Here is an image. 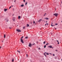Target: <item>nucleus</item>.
I'll return each instance as SVG.
<instances>
[{
    "label": "nucleus",
    "mask_w": 62,
    "mask_h": 62,
    "mask_svg": "<svg viewBox=\"0 0 62 62\" xmlns=\"http://www.w3.org/2000/svg\"><path fill=\"white\" fill-rule=\"evenodd\" d=\"M46 54H47V55H49V53H46V52H45V53H44V55H45V56H46Z\"/></svg>",
    "instance_id": "nucleus-1"
},
{
    "label": "nucleus",
    "mask_w": 62,
    "mask_h": 62,
    "mask_svg": "<svg viewBox=\"0 0 62 62\" xmlns=\"http://www.w3.org/2000/svg\"><path fill=\"white\" fill-rule=\"evenodd\" d=\"M58 15V14L56 13H55L54 14V15L56 16V17H57V15Z\"/></svg>",
    "instance_id": "nucleus-2"
},
{
    "label": "nucleus",
    "mask_w": 62,
    "mask_h": 62,
    "mask_svg": "<svg viewBox=\"0 0 62 62\" xmlns=\"http://www.w3.org/2000/svg\"><path fill=\"white\" fill-rule=\"evenodd\" d=\"M21 42L22 43H24V42H23V40L22 39H20Z\"/></svg>",
    "instance_id": "nucleus-3"
},
{
    "label": "nucleus",
    "mask_w": 62,
    "mask_h": 62,
    "mask_svg": "<svg viewBox=\"0 0 62 62\" xmlns=\"http://www.w3.org/2000/svg\"><path fill=\"white\" fill-rule=\"evenodd\" d=\"M32 46V44H31V43H29V47H31V46Z\"/></svg>",
    "instance_id": "nucleus-4"
},
{
    "label": "nucleus",
    "mask_w": 62,
    "mask_h": 62,
    "mask_svg": "<svg viewBox=\"0 0 62 62\" xmlns=\"http://www.w3.org/2000/svg\"><path fill=\"white\" fill-rule=\"evenodd\" d=\"M41 21H42V19H40L39 20H38V22H39V23H40Z\"/></svg>",
    "instance_id": "nucleus-5"
},
{
    "label": "nucleus",
    "mask_w": 62,
    "mask_h": 62,
    "mask_svg": "<svg viewBox=\"0 0 62 62\" xmlns=\"http://www.w3.org/2000/svg\"><path fill=\"white\" fill-rule=\"evenodd\" d=\"M16 31H18V32H21V31L19 30H17Z\"/></svg>",
    "instance_id": "nucleus-6"
},
{
    "label": "nucleus",
    "mask_w": 62,
    "mask_h": 62,
    "mask_svg": "<svg viewBox=\"0 0 62 62\" xmlns=\"http://www.w3.org/2000/svg\"><path fill=\"white\" fill-rule=\"evenodd\" d=\"M48 47L50 48H52V46H48Z\"/></svg>",
    "instance_id": "nucleus-7"
},
{
    "label": "nucleus",
    "mask_w": 62,
    "mask_h": 62,
    "mask_svg": "<svg viewBox=\"0 0 62 62\" xmlns=\"http://www.w3.org/2000/svg\"><path fill=\"white\" fill-rule=\"evenodd\" d=\"M15 19H16L15 17H14V18H13V20L14 21H15Z\"/></svg>",
    "instance_id": "nucleus-8"
},
{
    "label": "nucleus",
    "mask_w": 62,
    "mask_h": 62,
    "mask_svg": "<svg viewBox=\"0 0 62 62\" xmlns=\"http://www.w3.org/2000/svg\"><path fill=\"white\" fill-rule=\"evenodd\" d=\"M4 11H7L8 10V9H4Z\"/></svg>",
    "instance_id": "nucleus-9"
},
{
    "label": "nucleus",
    "mask_w": 62,
    "mask_h": 62,
    "mask_svg": "<svg viewBox=\"0 0 62 62\" xmlns=\"http://www.w3.org/2000/svg\"><path fill=\"white\" fill-rule=\"evenodd\" d=\"M44 19H46V20H49V18H47V17L45 18H44Z\"/></svg>",
    "instance_id": "nucleus-10"
},
{
    "label": "nucleus",
    "mask_w": 62,
    "mask_h": 62,
    "mask_svg": "<svg viewBox=\"0 0 62 62\" xmlns=\"http://www.w3.org/2000/svg\"><path fill=\"white\" fill-rule=\"evenodd\" d=\"M24 6V5H23V4L21 5V7H23Z\"/></svg>",
    "instance_id": "nucleus-11"
},
{
    "label": "nucleus",
    "mask_w": 62,
    "mask_h": 62,
    "mask_svg": "<svg viewBox=\"0 0 62 62\" xmlns=\"http://www.w3.org/2000/svg\"><path fill=\"white\" fill-rule=\"evenodd\" d=\"M18 19H20L21 18V16H18Z\"/></svg>",
    "instance_id": "nucleus-12"
},
{
    "label": "nucleus",
    "mask_w": 62,
    "mask_h": 62,
    "mask_svg": "<svg viewBox=\"0 0 62 62\" xmlns=\"http://www.w3.org/2000/svg\"><path fill=\"white\" fill-rule=\"evenodd\" d=\"M27 27H29V25L28 24H27Z\"/></svg>",
    "instance_id": "nucleus-13"
},
{
    "label": "nucleus",
    "mask_w": 62,
    "mask_h": 62,
    "mask_svg": "<svg viewBox=\"0 0 62 62\" xmlns=\"http://www.w3.org/2000/svg\"><path fill=\"white\" fill-rule=\"evenodd\" d=\"M12 62H13L14 61V59H13L12 60Z\"/></svg>",
    "instance_id": "nucleus-14"
},
{
    "label": "nucleus",
    "mask_w": 62,
    "mask_h": 62,
    "mask_svg": "<svg viewBox=\"0 0 62 62\" xmlns=\"http://www.w3.org/2000/svg\"><path fill=\"white\" fill-rule=\"evenodd\" d=\"M28 37H25V39H28Z\"/></svg>",
    "instance_id": "nucleus-15"
},
{
    "label": "nucleus",
    "mask_w": 62,
    "mask_h": 62,
    "mask_svg": "<svg viewBox=\"0 0 62 62\" xmlns=\"http://www.w3.org/2000/svg\"><path fill=\"white\" fill-rule=\"evenodd\" d=\"M4 38H6V35H5V34L4 35Z\"/></svg>",
    "instance_id": "nucleus-16"
},
{
    "label": "nucleus",
    "mask_w": 62,
    "mask_h": 62,
    "mask_svg": "<svg viewBox=\"0 0 62 62\" xmlns=\"http://www.w3.org/2000/svg\"><path fill=\"white\" fill-rule=\"evenodd\" d=\"M23 38V36L20 39H22V38Z\"/></svg>",
    "instance_id": "nucleus-17"
},
{
    "label": "nucleus",
    "mask_w": 62,
    "mask_h": 62,
    "mask_svg": "<svg viewBox=\"0 0 62 62\" xmlns=\"http://www.w3.org/2000/svg\"><path fill=\"white\" fill-rule=\"evenodd\" d=\"M51 25L52 26H54V25H53L52 24H51Z\"/></svg>",
    "instance_id": "nucleus-18"
},
{
    "label": "nucleus",
    "mask_w": 62,
    "mask_h": 62,
    "mask_svg": "<svg viewBox=\"0 0 62 62\" xmlns=\"http://www.w3.org/2000/svg\"><path fill=\"white\" fill-rule=\"evenodd\" d=\"M17 52L19 53H20V51H19L18 50H17Z\"/></svg>",
    "instance_id": "nucleus-19"
},
{
    "label": "nucleus",
    "mask_w": 62,
    "mask_h": 62,
    "mask_svg": "<svg viewBox=\"0 0 62 62\" xmlns=\"http://www.w3.org/2000/svg\"><path fill=\"white\" fill-rule=\"evenodd\" d=\"M27 2L26 3V4H25V5H27Z\"/></svg>",
    "instance_id": "nucleus-20"
},
{
    "label": "nucleus",
    "mask_w": 62,
    "mask_h": 62,
    "mask_svg": "<svg viewBox=\"0 0 62 62\" xmlns=\"http://www.w3.org/2000/svg\"><path fill=\"white\" fill-rule=\"evenodd\" d=\"M44 44H45V42L44 41V42H43Z\"/></svg>",
    "instance_id": "nucleus-21"
},
{
    "label": "nucleus",
    "mask_w": 62,
    "mask_h": 62,
    "mask_svg": "<svg viewBox=\"0 0 62 62\" xmlns=\"http://www.w3.org/2000/svg\"><path fill=\"white\" fill-rule=\"evenodd\" d=\"M44 48H46V45H45L44 46Z\"/></svg>",
    "instance_id": "nucleus-22"
},
{
    "label": "nucleus",
    "mask_w": 62,
    "mask_h": 62,
    "mask_svg": "<svg viewBox=\"0 0 62 62\" xmlns=\"http://www.w3.org/2000/svg\"><path fill=\"white\" fill-rule=\"evenodd\" d=\"M33 23H34V24H35V22L34 21L33 22Z\"/></svg>",
    "instance_id": "nucleus-23"
},
{
    "label": "nucleus",
    "mask_w": 62,
    "mask_h": 62,
    "mask_svg": "<svg viewBox=\"0 0 62 62\" xmlns=\"http://www.w3.org/2000/svg\"><path fill=\"white\" fill-rule=\"evenodd\" d=\"M35 43H33L32 44V45H35Z\"/></svg>",
    "instance_id": "nucleus-24"
},
{
    "label": "nucleus",
    "mask_w": 62,
    "mask_h": 62,
    "mask_svg": "<svg viewBox=\"0 0 62 62\" xmlns=\"http://www.w3.org/2000/svg\"><path fill=\"white\" fill-rule=\"evenodd\" d=\"M11 8V7H10L9 8V9H10V8Z\"/></svg>",
    "instance_id": "nucleus-25"
},
{
    "label": "nucleus",
    "mask_w": 62,
    "mask_h": 62,
    "mask_svg": "<svg viewBox=\"0 0 62 62\" xmlns=\"http://www.w3.org/2000/svg\"><path fill=\"white\" fill-rule=\"evenodd\" d=\"M55 51H56V52H57V51H58V50H55Z\"/></svg>",
    "instance_id": "nucleus-26"
},
{
    "label": "nucleus",
    "mask_w": 62,
    "mask_h": 62,
    "mask_svg": "<svg viewBox=\"0 0 62 62\" xmlns=\"http://www.w3.org/2000/svg\"><path fill=\"white\" fill-rule=\"evenodd\" d=\"M57 23H56L55 24V25H57Z\"/></svg>",
    "instance_id": "nucleus-27"
},
{
    "label": "nucleus",
    "mask_w": 62,
    "mask_h": 62,
    "mask_svg": "<svg viewBox=\"0 0 62 62\" xmlns=\"http://www.w3.org/2000/svg\"><path fill=\"white\" fill-rule=\"evenodd\" d=\"M57 44H59V42H58Z\"/></svg>",
    "instance_id": "nucleus-28"
},
{
    "label": "nucleus",
    "mask_w": 62,
    "mask_h": 62,
    "mask_svg": "<svg viewBox=\"0 0 62 62\" xmlns=\"http://www.w3.org/2000/svg\"><path fill=\"white\" fill-rule=\"evenodd\" d=\"M38 49H39V50H40V48H38Z\"/></svg>",
    "instance_id": "nucleus-29"
},
{
    "label": "nucleus",
    "mask_w": 62,
    "mask_h": 62,
    "mask_svg": "<svg viewBox=\"0 0 62 62\" xmlns=\"http://www.w3.org/2000/svg\"><path fill=\"white\" fill-rule=\"evenodd\" d=\"M53 55L54 56V54H53Z\"/></svg>",
    "instance_id": "nucleus-30"
},
{
    "label": "nucleus",
    "mask_w": 62,
    "mask_h": 62,
    "mask_svg": "<svg viewBox=\"0 0 62 62\" xmlns=\"http://www.w3.org/2000/svg\"><path fill=\"white\" fill-rule=\"evenodd\" d=\"M26 55L27 57H28V55H27V54H26Z\"/></svg>",
    "instance_id": "nucleus-31"
},
{
    "label": "nucleus",
    "mask_w": 62,
    "mask_h": 62,
    "mask_svg": "<svg viewBox=\"0 0 62 62\" xmlns=\"http://www.w3.org/2000/svg\"><path fill=\"white\" fill-rule=\"evenodd\" d=\"M57 42H59L58 41V40H57Z\"/></svg>",
    "instance_id": "nucleus-32"
},
{
    "label": "nucleus",
    "mask_w": 62,
    "mask_h": 62,
    "mask_svg": "<svg viewBox=\"0 0 62 62\" xmlns=\"http://www.w3.org/2000/svg\"><path fill=\"white\" fill-rule=\"evenodd\" d=\"M9 28L10 29H11V27H9Z\"/></svg>",
    "instance_id": "nucleus-33"
},
{
    "label": "nucleus",
    "mask_w": 62,
    "mask_h": 62,
    "mask_svg": "<svg viewBox=\"0 0 62 62\" xmlns=\"http://www.w3.org/2000/svg\"><path fill=\"white\" fill-rule=\"evenodd\" d=\"M24 28H25V27H24L23 28V29H24Z\"/></svg>",
    "instance_id": "nucleus-34"
},
{
    "label": "nucleus",
    "mask_w": 62,
    "mask_h": 62,
    "mask_svg": "<svg viewBox=\"0 0 62 62\" xmlns=\"http://www.w3.org/2000/svg\"><path fill=\"white\" fill-rule=\"evenodd\" d=\"M2 48V47L1 46H0V49H1Z\"/></svg>",
    "instance_id": "nucleus-35"
},
{
    "label": "nucleus",
    "mask_w": 62,
    "mask_h": 62,
    "mask_svg": "<svg viewBox=\"0 0 62 62\" xmlns=\"http://www.w3.org/2000/svg\"><path fill=\"white\" fill-rule=\"evenodd\" d=\"M49 54H52V53H50Z\"/></svg>",
    "instance_id": "nucleus-36"
},
{
    "label": "nucleus",
    "mask_w": 62,
    "mask_h": 62,
    "mask_svg": "<svg viewBox=\"0 0 62 62\" xmlns=\"http://www.w3.org/2000/svg\"><path fill=\"white\" fill-rule=\"evenodd\" d=\"M46 24L47 25H48V23H47Z\"/></svg>",
    "instance_id": "nucleus-37"
},
{
    "label": "nucleus",
    "mask_w": 62,
    "mask_h": 62,
    "mask_svg": "<svg viewBox=\"0 0 62 62\" xmlns=\"http://www.w3.org/2000/svg\"><path fill=\"white\" fill-rule=\"evenodd\" d=\"M46 44V45H47V44Z\"/></svg>",
    "instance_id": "nucleus-38"
},
{
    "label": "nucleus",
    "mask_w": 62,
    "mask_h": 62,
    "mask_svg": "<svg viewBox=\"0 0 62 62\" xmlns=\"http://www.w3.org/2000/svg\"><path fill=\"white\" fill-rule=\"evenodd\" d=\"M47 25V24H46L45 25Z\"/></svg>",
    "instance_id": "nucleus-39"
},
{
    "label": "nucleus",
    "mask_w": 62,
    "mask_h": 62,
    "mask_svg": "<svg viewBox=\"0 0 62 62\" xmlns=\"http://www.w3.org/2000/svg\"><path fill=\"white\" fill-rule=\"evenodd\" d=\"M25 0H24V2H25Z\"/></svg>",
    "instance_id": "nucleus-40"
},
{
    "label": "nucleus",
    "mask_w": 62,
    "mask_h": 62,
    "mask_svg": "<svg viewBox=\"0 0 62 62\" xmlns=\"http://www.w3.org/2000/svg\"><path fill=\"white\" fill-rule=\"evenodd\" d=\"M55 29H56V28L55 29Z\"/></svg>",
    "instance_id": "nucleus-41"
},
{
    "label": "nucleus",
    "mask_w": 62,
    "mask_h": 62,
    "mask_svg": "<svg viewBox=\"0 0 62 62\" xmlns=\"http://www.w3.org/2000/svg\"><path fill=\"white\" fill-rule=\"evenodd\" d=\"M14 2H16V1H14Z\"/></svg>",
    "instance_id": "nucleus-42"
},
{
    "label": "nucleus",
    "mask_w": 62,
    "mask_h": 62,
    "mask_svg": "<svg viewBox=\"0 0 62 62\" xmlns=\"http://www.w3.org/2000/svg\"><path fill=\"white\" fill-rule=\"evenodd\" d=\"M8 20H7V22H8Z\"/></svg>",
    "instance_id": "nucleus-43"
},
{
    "label": "nucleus",
    "mask_w": 62,
    "mask_h": 62,
    "mask_svg": "<svg viewBox=\"0 0 62 62\" xmlns=\"http://www.w3.org/2000/svg\"><path fill=\"white\" fill-rule=\"evenodd\" d=\"M47 21H46V23H47Z\"/></svg>",
    "instance_id": "nucleus-44"
},
{
    "label": "nucleus",
    "mask_w": 62,
    "mask_h": 62,
    "mask_svg": "<svg viewBox=\"0 0 62 62\" xmlns=\"http://www.w3.org/2000/svg\"><path fill=\"white\" fill-rule=\"evenodd\" d=\"M44 16H45V15H44Z\"/></svg>",
    "instance_id": "nucleus-45"
},
{
    "label": "nucleus",
    "mask_w": 62,
    "mask_h": 62,
    "mask_svg": "<svg viewBox=\"0 0 62 62\" xmlns=\"http://www.w3.org/2000/svg\"><path fill=\"white\" fill-rule=\"evenodd\" d=\"M12 7H13V6H11Z\"/></svg>",
    "instance_id": "nucleus-46"
},
{
    "label": "nucleus",
    "mask_w": 62,
    "mask_h": 62,
    "mask_svg": "<svg viewBox=\"0 0 62 62\" xmlns=\"http://www.w3.org/2000/svg\"><path fill=\"white\" fill-rule=\"evenodd\" d=\"M51 23L53 24V23Z\"/></svg>",
    "instance_id": "nucleus-47"
},
{
    "label": "nucleus",
    "mask_w": 62,
    "mask_h": 62,
    "mask_svg": "<svg viewBox=\"0 0 62 62\" xmlns=\"http://www.w3.org/2000/svg\"><path fill=\"white\" fill-rule=\"evenodd\" d=\"M55 10H56V9H55Z\"/></svg>",
    "instance_id": "nucleus-48"
},
{
    "label": "nucleus",
    "mask_w": 62,
    "mask_h": 62,
    "mask_svg": "<svg viewBox=\"0 0 62 62\" xmlns=\"http://www.w3.org/2000/svg\"><path fill=\"white\" fill-rule=\"evenodd\" d=\"M45 15H46V13H45Z\"/></svg>",
    "instance_id": "nucleus-49"
},
{
    "label": "nucleus",
    "mask_w": 62,
    "mask_h": 62,
    "mask_svg": "<svg viewBox=\"0 0 62 62\" xmlns=\"http://www.w3.org/2000/svg\"><path fill=\"white\" fill-rule=\"evenodd\" d=\"M62 23V21H61Z\"/></svg>",
    "instance_id": "nucleus-50"
},
{
    "label": "nucleus",
    "mask_w": 62,
    "mask_h": 62,
    "mask_svg": "<svg viewBox=\"0 0 62 62\" xmlns=\"http://www.w3.org/2000/svg\"><path fill=\"white\" fill-rule=\"evenodd\" d=\"M15 1H16V0H15Z\"/></svg>",
    "instance_id": "nucleus-51"
}]
</instances>
